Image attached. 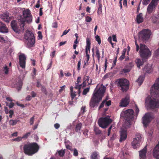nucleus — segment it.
<instances>
[{
	"instance_id": "1",
	"label": "nucleus",
	"mask_w": 159,
	"mask_h": 159,
	"mask_svg": "<svg viewBox=\"0 0 159 159\" xmlns=\"http://www.w3.org/2000/svg\"><path fill=\"white\" fill-rule=\"evenodd\" d=\"M151 98L147 97L145 103L149 108L153 110L159 107V78L157 79L151 89Z\"/></svg>"
},
{
	"instance_id": "2",
	"label": "nucleus",
	"mask_w": 159,
	"mask_h": 159,
	"mask_svg": "<svg viewBox=\"0 0 159 159\" xmlns=\"http://www.w3.org/2000/svg\"><path fill=\"white\" fill-rule=\"evenodd\" d=\"M98 87V85H97L96 88L98 89L97 90H94L90 100L89 105L91 108L98 106L99 102L102 100L105 92L106 88L103 84H101L99 87Z\"/></svg>"
},
{
	"instance_id": "3",
	"label": "nucleus",
	"mask_w": 159,
	"mask_h": 159,
	"mask_svg": "<svg viewBox=\"0 0 159 159\" xmlns=\"http://www.w3.org/2000/svg\"><path fill=\"white\" fill-rule=\"evenodd\" d=\"M39 148V146L35 142L25 144L23 147L24 153L29 156H32L37 153Z\"/></svg>"
},
{
	"instance_id": "4",
	"label": "nucleus",
	"mask_w": 159,
	"mask_h": 159,
	"mask_svg": "<svg viewBox=\"0 0 159 159\" xmlns=\"http://www.w3.org/2000/svg\"><path fill=\"white\" fill-rule=\"evenodd\" d=\"M23 16L24 19H21L19 20L20 26L22 28L21 30H24L25 23L26 21L28 23H31L32 20V17L29 9L24 11L23 13Z\"/></svg>"
},
{
	"instance_id": "5",
	"label": "nucleus",
	"mask_w": 159,
	"mask_h": 159,
	"mask_svg": "<svg viewBox=\"0 0 159 159\" xmlns=\"http://www.w3.org/2000/svg\"><path fill=\"white\" fill-rule=\"evenodd\" d=\"M140 48L139 55L142 60L147 59L151 56V52L145 45L141 44Z\"/></svg>"
},
{
	"instance_id": "6",
	"label": "nucleus",
	"mask_w": 159,
	"mask_h": 159,
	"mask_svg": "<svg viewBox=\"0 0 159 159\" xmlns=\"http://www.w3.org/2000/svg\"><path fill=\"white\" fill-rule=\"evenodd\" d=\"M24 38L25 39V43L27 48L34 46L35 43V38L34 34L30 31L27 32L24 35Z\"/></svg>"
},
{
	"instance_id": "7",
	"label": "nucleus",
	"mask_w": 159,
	"mask_h": 159,
	"mask_svg": "<svg viewBox=\"0 0 159 159\" xmlns=\"http://www.w3.org/2000/svg\"><path fill=\"white\" fill-rule=\"evenodd\" d=\"M117 85L119 89L123 92H126L129 88V82L126 79L122 78L118 80Z\"/></svg>"
},
{
	"instance_id": "8",
	"label": "nucleus",
	"mask_w": 159,
	"mask_h": 159,
	"mask_svg": "<svg viewBox=\"0 0 159 159\" xmlns=\"http://www.w3.org/2000/svg\"><path fill=\"white\" fill-rule=\"evenodd\" d=\"M134 112L132 109H129L123 111L120 114L121 117L125 118L127 121L132 120L134 116Z\"/></svg>"
},
{
	"instance_id": "9",
	"label": "nucleus",
	"mask_w": 159,
	"mask_h": 159,
	"mask_svg": "<svg viewBox=\"0 0 159 159\" xmlns=\"http://www.w3.org/2000/svg\"><path fill=\"white\" fill-rule=\"evenodd\" d=\"M110 117L108 116L100 118L98 121L99 126L104 129L106 128L112 121V120L110 118Z\"/></svg>"
},
{
	"instance_id": "10",
	"label": "nucleus",
	"mask_w": 159,
	"mask_h": 159,
	"mask_svg": "<svg viewBox=\"0 0 159 159\" xmlns=\"http://www.w3.org/2000/svg\"><path fill=\"white\" fill-rule=\"evenodd\" d=\"M151 32L148 29H144L139 33V37L143 41H147L150 37Z\"/></svg>"
},
{
	"instance_id": "11",
	"label": "nucleus",
	"mask_w": 159,
	"mask_h": 159,
	"mask_svg": "<svg viewBox=\"0 0 159 159\" xmlns=\"http://www.w3.org/2000/svg\"><path fill=\"white\" fill-rule=\"evenodd\" d=\"M141 139V134L138 133H136V137L134 139L132 143V146L134 148L136 149L139 147Z\"/></svg>"
},
{
	"instance_id": "12",
	"label": "nucleus",
	"mask_w": 159,
	"mask_h": 159,
	"mask_svg": "<svg viewBox=\"0 0 159 159\" xmlns=\"http://www.w3.org/2000/svg\"><path fill=\"white\" fill-rule=\"evenodd\" d=\"M153 119L151 113L149 112L146 113L142 118L143 123L144 126H146Z\"/></svg>"
},
{
	"instance_id": "13",
	"label": "nucleus",
	"mask_w": 159,
	"mask_h": 159,
	"mask_svg": "<svg viewBox=\"0 0 159 159\" xmlns=\"http://www.w3.org/2000/svg\"><path fill=\"white\" fill-rule=\"evenodd\" d=\"M26 56L24 53H21L19 56V60L20 66L22 68H25Z\"/></svg>"
},
{
	"instance_id": "14",
	"label": "nucleus",
	"mask_w": 159,
	"mask_h": 159,
	"mask_svg": "<svg viewBox=\"0 0 159 159\" xmlns=\"http://www.w3.org/2000/svg\"><path fill=\"white\" fill-rule=\"evenodd\" d=\"M147 146L140 151H139V156L140 159H145L146 157L147 152Z\"/></svg>"
},
{
	"instance_id": "15",
	"label": "nucleus",
	"mask_w": 159,
	"mask_h": 159,
	"mask_svg": "<svg viewBox=\"0 0 159 159\" xmlns=\"http://www.w3.org/2000/svg\"><path fill=\"white\" fill-rule=\"evenodd\" d=\"M11 26L13 30L16 32L17 33L19 31V28L17 26L16 21L12 20L11 23Z\"/></svg>"
},
{
	"instance_id": "16",
	"label": "nucleus",
	"mask_w": 159,
	"mask_h": 159,
	"mask_svg": "<svg viewBox=\"0 0 159 159\" xmlns=\"http://www.w3.org/2000/svg\"><path fill=\"white\" fill-rule=\"evenodd\" d=\"M157 6L155 4L151 2L147 7V11L148 13L149 14L151 13Z\"/></svg>"
},
{
	"instance_id": "17",
	"label": "nucleus",
	"mask_w": 159,
	"mask_h": 159,
	"mask_svg": "<svg viewBox=\"0 0 159 159\" xmlns=\"http://www.w3.org/2000/svg\"><path fill=\"white\" fill-rule=\"evenodd\" d=\"M154 157L157 159H159V146L157 145L155 148L153 152Z\"/></svg>"
},
{
	"instance_id": "18",
	"label": "nucleus",
	"mask_w": 159,
	"mask_h": 159,
	"mask_svg": "<svg viewBox=\"0 0 159 159\" xmlns=\"http://www.w3.org/2000/svg\"><path fill=\"white\" fill-rule=\"evenodd\" d=\"M8 29L6 25L0 21V32L4 33L8 32Z\"/></svg>"
},
{
	"instance_id": "19",
	"label": "nucleus",
	"mask_w": 159,
	"mask_h": 159,
	"mask_svg": "<svg viewBox=\"0 0 159 159\" xmlns=\"http://www.w3.org/2000/svg\"><path fill=\"white\" fill-rule=\"evenodd\" d=\"M143 71L148 73H150L153 70L152 65L151 64H147L143 68Z\"/></svg>"
},
{
	"instance_id": "20",
	"label": "nucleus",
	"mask_w": 159,
	"mask_h": 159,
	"mask_svg": "<svg viewBox=\"0 0 159 159\" xmlns=\"http://www.w3.org/2000/svg\"><path fill=\"white\" fill-rule=\"evenodd\" d=\"M1 18L5 22L8 23L11 20V17L7 13H4L0 16Z\"/></svg>"
},
{
	"instance_id": "21",
	"label": "nucleus",
	"mask_w": 159,
	"mask_h": 159,
	"mask_svg": "<svg viewBox=\"0 0 159 159\" xmlns=\"http://www.w3.org/2000/svg\"><path fill=\"white\" fill-rule=\"evenodd\" d=\"M120 142H122L125 141L127 137V132L124 130H122L120 132Z\"/></svg>"
},
{
	"instance_id": "22",
	"label": "nucleus",
	"mask_w": 159,
	"mask_h": 159,
	"mask_svg": "<svg viewBox=\"0 0 159 159\" xmlns=\"http://www.w3.org/2000/svg\"><path fill=\"white\" fill-rule=\"evenodd\" d=\"M128 100V98H126L122 99L120 102V106L122 107L127 106L129 103Z\"/></svg>"
},
{
	"instance_id": "23",
	"label": "nucleus",
	"mask_w": 159,
	"mask_h": 159,
	"mask_svg": "<svg viewBox=\"0 0 159 159\" xmlns=\"http://www.w3.org/2000/svg\"><path fill=\"white\" fill-rule=\"evenodd\" d=\"M86 46L85 51H89V52H90V40L89 38H87L86 39Z\"/></svg>"
},
{
	"instance_id": "24",
	"label": "nucleus",
	"mask_w": 159,
	"mask_h": 159,
	"mask_svg": "<svg viewBox=\"0 0 159 159\" xmlns=\"http://www.w3.org/2000/svg\"><path fill=\"white\" fill-rule=\"evenodd\" d=\"M129 68L126 69V68H124L123 69L121 70V74L123 73H127L129 72L131 68L133 66V65L132 64V63H130L129 64Z\"/></svg>"
},
{
	"instance_id": "25",
	"label": "nucleus",
	"mask_w": 159,
	"mask_h": 159,
	"mask_svg": "<svg viewBox=\"0 0 159 159\" xmlns=\"http://www.w3.org/2000/svg\"><path fill=\"white\" fill-rule=\"evenodd\" d=\"M142 13H139L137 16L136 20L138 24H139L143 21V18L142 17Z\"/></svg>"
},
{
	"instance_id": "26",
	"label": "nucleus",
	"mask_w": 159,
	"mask_h": 159,
	"mask_svg": "<svg viewBox=\"0 0 159 159\" xmlns=\"http://www.w3.org/2000/svg\"><path fill=\"white\" fill-rule=\"evenodd\" d=\"M143 60L142 61L140 59H137L135 61L136 64L137 65V66L139 68H140V66L143 65Z\"/></svg>"
},
{
	"instance_id": "27",
	"label": "nucleus",
	"mask_w": 159,
	"mask_h": 159,
	"mask_svg": "<svg viewBox=\"0 0 159 159\" xmlns=\"http://www.w3.org/2000/svg\"><path fill=\"white\" fill-rule=\"evenodd\" d=\"M73 87L71 86L70 88V96L72 100H73L74 99L75 97L76 96V92L74 91L73 90Z\"/></svg>"
},
{
	"instance_id": "28",
	"label": "nucleus",
	"mask_w": 159,
	"mask_h": 159,
	"mask_svg": "<svg viewBox=\"0 0 159 159\" xmlns=\"http://www.w3.org/2000/svg\"><path fill=\"white\" fill-rule=\"evenodd\" d=\"M82 87V84H79L78 83H75V85L74 87L75 89H78V94L79 96H80V93H81L80 89Z\"/></svg>"
},
{
	"instance_id": "29",
	"label": "nucleus",
	"mask_w": 159,
	"mask_h": 159,
	"mask_svg": "<svg viewBox=\"0 0 159 159\" xmlns=\"http://www.w3.org/2000/svg\"><path fill=\"white\" fill-rule=\"evenodd\" d=\"M85 52H86V57H87L86 58V62H85L84 63V65H88L89 64V58H90V56L89 55V53L90 52H89V51H85Z\"/></svg>"
},
{
	"instance_id": "30",
	"label": "nucleus",
	"mask_w": 159,
	"mask_h": 159,
	"mask_svg": "<svg viewBox=\"0 0 159 159\" xmlns=\"http://www.w3.org/2000/svg\"><path fill=\"white\" fill-rule=\"evenodd\" d=\"M65 153V150L63 149L58 150L57 152V153H58L59 156L60 157H63L64 156Z\"/></svg>"
},
{
	"instance_id": "31",
	"label": "nucleus",
	"mask_w": 159,
	"mask_h": 159,
	"mask_svg": "<svg viewBox=\"0 0 159 159\" xmlns=\"http://www.w3.org/2000/svg\"><path fill=\"white\" fill-rule=\"evenodd\" d=\"M19 120H11L9 121V124L11 125L14 126L16 125L18 122L19 121Z\"/></svg>"
},
{
	"instance_id": "32",
	"label": "nucleus",
	"mask_w": 159,
	"mask_h": 159,
	"mask_svg": "<svg viewBox=\"0 0 159 159\" xmlns=\"http://www.w3.org/2000/svg\"><path fill=\"white\" fill-rule=\"evenodd\" d=\"M98 154L96 152H93L91 154L90 159H98Z\"/></svg>"
},
{
	"instance_id": "33",
	"label": "nucleus",
	"mask_w": 159,
	"mask_h": 159,
	"mask_svg": "<svg viewBox=\"0 0 159 159\" xmlns=\"http://www.w3.org/2000/svg\"><path fill=\"white\" fill-rule=\"evenodd\" d=\"M82 126V124L81 123H80L77 124L75 126V131L77 132H80Z\"/></svg>"
},
{
	"instance_id": "34",
	"label": "nucleus",
	"mask_w": 159,
	"mask_h": 159,
	"mask_svg": "<svg viewBox=\"0 0 159 159\" xmlns=\"http://www.w3.org/2000/svg\"><path fill=\"white\" fill-rule=\"evenodd\" d=\"M102 3H100V2L99 3V4H98V8L97 11L98 14L99 15L102 13Z\"/></svg>"
},
{
	"instance_id": "35",
	"label": "nucleus",
	"mask_w": 159,
	"mask_h": 159,
	"mask_svg": "<svg viewBox=\"0 0 159 159\" xmlns=\"http://www.w3.org/2000/svg\"><path fill=\"white\" fill-rule=\"evenodd\" d=\"M143 80L144 79L143 77L140 76L137 79V81L138 82L139 84L140 85L142 84Z\"/></svg>"
},
{
	"instance_id": "36",
	"label": "nucleus",
	"mask_w": 159,
	"mask_h": 159,
	"mask_svg": "<svg viewBox=\"0 0 159 159\" xmlns=\"http://www.w3.org/2000/svg\"><path fill=\"white\" fill-rule=\"evenodd\" d=\"M89 78L90 77L88 76H85L84 78V80H85L88 83V85L91 84L92 82L91 80H90V82L89 81Z\"/></svg>"
},
{
	"instance_id": "37",
	"label": "nucleus",
	"mask_w": 159,
	"mask_h": 159,
	"mask_svg": "<svg viewBox=\"0 0 159 159\" xmlns=\"http://www.w3.org/2000/svg\"><path fill=\"white\" fill-rule=\"evenodd\" d=\"M126 52V50L125 51H123L122 53V54L121 56L119 57V59L120 61H122L123 59H124L125 57V53Z\"/></svg>"
},
{
	"instance_id": "38",
	"label": "nucleus",
	"mask_w": 159,
	"mask_h": 159,
	"mask_svg": "<svg viewBox=\"0 0 159 159\" xmlns=\"http://www.w3.org/2000/svg\"><path fill=\"white\" fill-rule=\"evenodd\" d=\"M96 54L98 60H100V53L99 50L98 49H97L96 51Z\"/></svg>"
},
{
	"instance_id": "39",
	"label": "nucleus",
	"mask_w": 159,
	"mask_h": 159,
	"mask_svg": "<svg viewBox=\"0 0 159 159\" xmlns=\"http://www.w3.org/2000/svg\"><path fill=\"white\" fill-rule=\"evenodd\" d=\"M89 90V88H87L84 89L82 93V94L83 95H86Z\"/></svg>"
},
{
	"instance_id": "40",
	"label": "nucleus",
	"mask_w": 159,
	"mask_h": 159,
	"mask_svg": "<svg viewBox=\"0 0 159 159\" xmlns=\"http://www.w3.org/2000/svg\"><path fill=\"white\" fill-rule=\"evenodd\" d=\"M95 39L98 42V44H100L101 43V40L99 36L97 35L95 36Z\"/></svg>"
},
{
	"instance_id": "41",
	"label": "nucleus",
	"mask_w": 159,
	"mask_h": 159,
	"mask_svg": "<svg viewBox=\"0 0 159 159\" xmlns=\"http://www.w3.org/2000/svg\"><path fill=\"white\" fill-rule=\"evenodd\" d=\"M94 131L96 134H100L102 132L101 131L97 128H95L94 129Z\"/></svg>"
},
{
	"instance_id": "42",
	"label": "nucleus",
	"mask_w": 159,
	"mask_h": 159,
	"mask_svg": "<svg viewBox=\"0 0 159 159\" xmlns=\"http://www.w3.org/2000/svg\"><path fill=\"white\" fill-rule=\"evenodd\" d=\"M92 19L91 17L89 16H85V21L88 22H89L91 21Z\"/></svg>"
},
{
	"instance_id": "43",
	"label": "nucleus",
	"mask_w": 159,
	"mask_h": 159,
	"mask_svg": "<svg viewBox=\"0 0 159 159\" xmlns=\"http://www.w3.org/2000/svg\"><path fill=\"white\" fill-rule=\"evenodd\" d=\"M18 90L19 91L21 89L22 85V82L21 81H19L18 83Z\"/></svg>"
},
{
	"instance_id": "44",
	"label": "nucleus",
	"mask_w": 159,
	"mask_h": 159,
	"mask_svg": "<svg viewBox=\"0 0 159 159\" xmlns=\"http://www.w3.org/2000/svg\"><path fill=\"white\" fill-rule=\"evenodd\" d=\"M31 134V132H30L26 133L22 137V139H26L30 135V134Z\"/></svg>"
},
{
	"instance_id": "45",
	"label": "nucleus",
	"mask_w": 159,
	"mask_h": 159,
	"mask_svg": "<svg viewBox=\"0 0 159 159\" xmlns=\"http://www.w3.org/2000/svg\"><path fill=\"white\" fill-rule=\"evenodd\" d=\"M150 1V0H143L142 3L144 5H147L148 4Z\"/></svg>"
},
{
	"instance_id": "46",
	"label": "nucleus",
	"mask_w": 159,
	"mask_h": 159,
	"mask_svg": "<svg viewBox=\"0 0 159 159\" xmlns=\"http://www.w3.org/2000/svg\"><path fill=\"white\" fill-rule=\"evenodd\" d=\"M38 37H39L38 39H42L43 38V36L41 32L40 31H39L38 32Z\"/></svg>"
},
{
	"instance_id": "47",
	"label": "nucleus",
	"mask_w": 159,
	"mask_h": 159,
	"mask_svg": "<svg viewBox=\"0 0 159 159\" xmlns=\"http://www.w3.org/2000/svg\"><path fill=\"white\" fill-rule=\"evenodd\" d=\"M22 139H23L22 138V137H18L14 139H13L12 140L14 141L19 142L20 141H21Z\"/></svg>"
},
{
	"instance_id": "48",
	"label": "nucleus",
	"mask_w": 159,
	"mask_h": 159,
	"mask_svg": "<svg viewBox=\"0 0 159 159\" xmlns=\"http://www.w3.org/2000/svg\"><path fill=\"white\" fill-rule=\"evenodd\" d=\"M78 155V153L77 150L76 148H75L74 150L73 155L75 157H77Z\"/></svg>"
},
{
	"instance_id": "49",
	"label": "nucleus",
	"mask_w": 159,
	"mask_h": 159,
	"mask_svg": "<svg viewBox=\"0 0 159 159\" xmlns=\"http://www.w3.org/2000/svg\"><path fill=\"white\" fill-rule=\"evenodd\" d=\"M106 101V100H105L102 102L99 107V109H100L103 107Z\"/></svg>"
},
{
	"instance_id": "50",
	"label": "nucleus",
	"mask_w": 159,
	"mask_h": 159,
	"mask_svg": "<svg viewBox=\"0 0 159 159\" xmlns=\"http://www.w3.org/2000/svg\"><path fill=\"white\" fill-rule=\"evenodd\" d=\"M108 99L106 98L105 100H106V101L105 102V104L107 106H109L111 105V100H109L108 101H107V100Z\"/></svg>"
},
{
	"instance_id": "51",
	"label": "nucleus",
	"mask_w": 159,
	"mask_h": 159,
	"mask_svg": "<svg viewBox=\"0 0 159 159\" xmlns=\"http://www.w3.org/2000/svg\"><path fill=\"white\" fill-rule=\"evenodd\" d=\"M4 71L6 74H7L8 73V69L7 66H6L4 67Z\"/></svg>"
},
{
	"instance_id": "52",
	"label": "nucleus",
	"mask_w": 159,
	"mask_h": 159,
	"mask_svg": "<svg viewBox=\"0 0 159 159\" xmlns=\"http://www.w3.org/2000/svg\"><path fill=\"white\" fill-rule=\"evenodd\" d=\"M34 116L32 117H31L30 120V125H32L34 122Z\"/></svg>"
},
{
	"instance_id": "53",
	"label": "nucleus",
	"mask_w": 159,
	"mask_h": 159,
	"mask_svg": "<svg viewBox=\"0 0 159 159\" xmlns=\"http://www.w3.org/2000/svg\"><path fill=\"white\" fill-rule=\"evenodd\" d=\"M81 59H80V61H78V64H77V70H80V66L81 65Z\"/></svg>"
},
{
	"instance_id": "54",
	"label": "nucleus",
	"mask_w": 159,
	"mask_h": 159,
	"mask_svg": "<svg viewBox=\"0 0 159 159\" xmlns=\"http://www.w3.org/2000/svg\"><path fill=\"white\" fill-rule=\"evenodd\" d=\"M135 107H136L135 113H136V116H137L138 115V113L139 112V110L136 105H135Z\"/></svg>"
},
{
	"instance_id": "55",
	"label": "nucleus",
	"mask_w": 159,
	"mask_h": 159,
	"mask_svg": "<svg viewBox=\"0 0 159 159\" xmlns=\"http://www.w3.org/2000/svg\"><path fill=\"white\" fill-rule=\"evenodd\" d=\"M155 55L156 56H159V48L154 52Z\"/></svg>"
},
{
	"instance_id": "56",
	"label": "nucleus",
	"mask_w": 159,
	"mask_h": 159,
	"mask_svg": "<svg viewBox=\"0 0 159 159\" xmlns=\"http://www.w3.org/2000/svg\"><path fill=\"white\" fill-rule=\"evenodd\" d=\"M9 113L10 114L9 116L10 118H11L12 117V115L14 113L13 111L11 110L9 111Z\"/></svg>"
},
{
	"instance_id": "57",
	"label": "nucleus",
	"mask_w": 159,
	"mask_h": 159,
	"mask_svg": "<svg viewBox=\"0 0 159 159\" xmlns=\"http://www.w3.org/2000/svg\"><path fill=\"white\" fill-rule=\"evenodd\" d=\"M135 43L136 47V51L137 52H138L139 49V47L135 40Z\"/></svg>"
},
{
	"instance_id": "58",
	"label": "nucleus",
	"mask_w": 159,
	"mask_h": 159,
	"mask_svg": "<svg viewBox=\"0 0 159 159\" xmlns=\"http://www.w3.org/2000/svg\"><path fill=\"white\" fill-rule=\"evenodd\" d=\"M70 29H68L67 30H65L63 32L62 34L61 35V37H62L64 35L66 34L67 33L70 31Z\"/></svg>"
},
{
	"instance_id": "59",
	"label": "nucleus",
	"mask_w": 159,
	"mask_h": 159,
	"mask_svg": "<svg viewBox=\"0 0 159 159\" xmlns=\"http://www.w3.org/2000/svg\"><path fill=\"white\" fill-rule=\"evenodd\" d=\"M57 22L53 23L52 24V27L54 28H57Z\"/></svg>"
},
{
	"instance_id": "60",
	"label": "nucleus",
	"mask_w": 159,
	"mask_h": 159,
	"mask_svg": "<svg viewBox=\"0 0 159 159\" xmlns=\"http://www.w3.org/2000/svg\"><path fill=\"white\" fill-rule=\"evenodd\" d=\"M112 127V125H111L108 128V134H107V135L108 136H109L110 135L111 131V129Z\"/></svg>"
},
{
	"instance_id": "61",
	"label": "nucleus",
	"mask_w": 159,
	"mask_h": 159,
	"mask_svg": "<svg viewBox=\"0 0 159 159\" xmlns=\"http://www.w3.org/2000/svg\"><path fill=\"white\" fill-rule=\"evenodd\" d=\"M159 1V0H152L151 2L157 5L158 4V2Z\"/></svg>"
},
{
	"instance_id": "62",
	"label": "nucleus",
	"mask_w": 159,
	"mask_h": 159,
	"mask_svg": "<svg viewBox=\"0 0 159 159\" xmlns=\"http://www.w3.org/2000/svg\"><path fill=\"white\" fill-rule=\"evenodd\" d=\"M54 127L56 129H58L60 127V125L58 123H56L54 125Z\"/></svg>"
},
{
	"instance_id": "63",
	"label": "nucleus",
	"mask_w": 159,
	"mask_h": 159,
	"mask_svg": "<svg viewBox=\"0 0 159 159\" xmlns=\"http://www.w3.org/2000/svg\"><path fill=\"white\" fill-rule=\"evenodd\" d=\"M116 137V135L115 134H114L111 137L110 139L111 140H113Z\"/></svg>"
},
{
	"instance_id": "64",
	"label": "nucleus",
	"mask_w": 159,
	"mask_h": 159,
	"mask_svg": "<svg viewBox=\"0 0 159 159\" xmlns=\"http://www.w3.org/2000/svg\"><path fill=\"white\" fill-rule=\"evenodd\" d=\"M41 90L42 91V92L45 93L46 92V89L45 88L44 86H42L41 87Z\"/></svg>"
}]
</instances>
